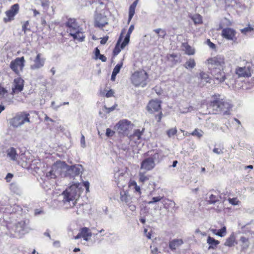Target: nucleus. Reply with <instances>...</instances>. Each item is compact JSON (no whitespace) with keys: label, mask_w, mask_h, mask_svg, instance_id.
I'll return each instance as SVG.
<instances>
[{"label":"nucleus","mask_w":254,"mask_h":254,"mask_svg":"<svg viewBox=\"0 0 254 254\" xmlns=\"http://www.w3.org/2000/svg\"><path fill=\"white\" fill-rule=\"evenodd\" d=\"M192 19L195 24H199L202 22V17L199 14L194 15L192 17Z\"/></svg>","instance_id":"nucleus-35"},{"label":"nucleus","mask_w":254,"mask_h":254,"mask_svg":"<svg viewBox=\"0 0 254 254\" xmlns=\"http://www.w3.org/2000/svg\"><path fill=\"white\" fill-rule=\"evenodd\" d=\"M30 115L29 113L22 112L17 113L9 121L10 125L14 127H18L26 123H30Z\"/></svg>","instance_id":"nucleus-5"},{"label":"nucleus","mask_w":254,"mask_h":254,"mask_svg":"<svg viewBox=\"0 0 254 254\" xmlns=\"http://www.w3.org/2000/svg\"><path fill=\"white\" fill-rule=\"evenodd\" d=\"M183 244V241L181 239H174L169 243V248L172 250H175Z\"/></svg>","instance_id":"nucleus-26"},{"label":"nucleus","mask_w":254,"mask_h":254,"mask_svg":"<svg viewBox=\"0 0 254 254\" xmlns=\"http://www.w3.org/2000/svg\"><path fill=\"white\" fill-rule=\"evenodd\" d=\"M219 200L216 195L213 194H211L209 197V199L208 202L209 204H214L217 201H218Z\"/></svg>","instance_id":"nucleus-39"},{"label":"nucleus","mask_w":254,"mask_h":254,"mask_svg":"<svg viewBox=\"0 0 254 254\" xmlns=\"http://www.w3.org/2000/svg\"><path fill=\"white\" fill-rule=\"evenodd\" d=\"M202 131L201 130H198L195 129L191 133L192 135H195L199 137H200L202 136Z\"/></svg>","instance_id":"nucleus-51"},{"label":"nucleus","mask_w":254,"mask_h":254,"mask_svg":"<svg viewBox=\"0 0 254 254\" xmlns=\"http://www.w3.org/2000/svg\"><path fill=\"white\" fill-rule=\"evenodd\" d=\"M228 201L230 204L233 205H238L240 203V201L237 198H229Z\"/></svg>","instance_id":"nucleus-47"},{"label":"nucleus","mask_w":254,"mask_h":254,"mask_svg":"<svg viewBox=\"0 0 254 254\" xmlns=\"http://www.w3.org/2000/svg\"><path fill=\"white\" fill-rule=\"evenodd\" d=\"M82 166L81 165L68 166L66 164L64 177L75 179V177L79 176L82 173Z\"/></svg>","instance_id":"nucleus-10"},{"label":"nucleus","mask_w":254,"mask_h":254,"mask_svg":"<svg viewBox=\"0 0 254 254\" xmlns=\"http://www.w3.org/2000/svg\"><path fill=\"white\" fill-rule=\"evenodd\" d=\"M183 46L185 48V51L187 54L189 55H192L194 54V50L187 43L183 44Z\"/></svg>","instance_id":"nucleus-34"},{"label":"nucleus","mask_w":254,"mask_h":254,"mask_svg":"<svg viewBox=\"0 0 254 254\" xmlns=\"http://www.w3.org/2000/svg\"><path fill=\"white\" fill-rule=\"evenodd\" d=\"M207 243L209 245L208 247L209 250H215L218 245L219 244L220 242L210 236H208L207 239Z\"/></svg>","instance_id":"nucleus-24"},{"label":"nucleus","mask_w":254,"mask_h":254,"mask_svg":"<svg viewBox=\"0 0 254 254\" xmlns=\"http://www.w3.org/2000/svg\"><path fill=\"white\" fill-rule=\"evenodd\" d=\"M100 52L99 49L98 48H96L95 49V59H98V57L100 55Z\"/></svg>","instance_id":"nucleus-58"},{"label":"nucleus","mask_w":254,"mask_h":254,"mask_svg":"<svg viewBox=\"0 0 254 254\" xmlns=\"http://www.w3.org/2000/svg\"><path fill=\"white\" fill-rule=\"evenodd\" d=\"M133 124L126 119L120 120L115 126L119 134L128 135L129 131L132 128Z\"/></svg>","instance_id":"nucleus-8"},{"label":"nucleus","mask_w":254,"mask_h":254,"mask_svg":"<svg viewBox=\"0 0 254 254\" xmlns=\"http://www.w3.org/2000/svg\"><path fill=\"white\" fill-rule=\"evenodd\" d=\"M161 102L158 100H152L148 103L147 108L149 112H157L160 109Z\"/></svg>","instance_id":"nucleus-18"},{"label":"nucleus","mask_w":254,"mask_h":254,"mask_svg":"<svg viewBox=\"0 0 254 254\" xmlns=\"http://www.w3.org/2000/svg\"><path fill=\"white\" fill-rule=\"evenodd\" d=\"M240 241L242 243V249L243 250H246L249 247L250 243L248 238L245 237H241Z\"/></svg>","instance_id":"nucleus-31"},{"label":"nucleus","mask_w":254,"mask_h":254,"mask_svg":"<svg viewBox=\"0 0 254 254\" xmlns=\"http://www.w3.org/2000/svg\"><path fill=\"white\" fill-rule=\"evenodd\" d=\"M120 148L124 151H127L128 150V146L127 145L122 144L120 145Z\"/></svg>","instance_id":"nucleus-64"},{"label":"nucleus","mask_w":254,"mask_h":254,"mask_svg":"<svg viewBox=\"0 0 254 254\" xmlns=\"http://www.w3.org/2000/svg\"><path fill=\"white\" fill-rule=\"evenodd\" d=\"M210 78L208 74L204 72H201L198 76V85L203 86L206 83L210 82Z\"/></svg>","instance_id":"nucleus-20"},{"label":"nucleus","mask_w":254,"mask_h":254,"mask_svg":"<svg viewBox=\"0 0 254 254\" xmlns=\"http://www.w3.org/2000/svg\"><path fill=\"white\" fill-rule=\"evenodd\" d=\"M139 181L142 183H144L149 180V177L146 176L144 173L140 172L139 173Z\"/></svg>","instance_id":"nucleus-38"},{"label":"nucleus","mask_w":254,"mask_h":254,"mask_svg":"<svg viewBox=\"0 0 254 254\" xmlns=\"http://www.w3.org/2000/svg\"><path fill=\"white\" fill-rule=\"evenodd\" d=\"M123 64L122 62H121L120 64H118L113 69V72L118 74L120 72Z\"/></svg>","instance_id":"nucleus-45"},{"label":"nucleus","mask_w":254,"mask_h":254,"mask_svg":"<svg viewBox=\"0 0 254 254\" xmlns=\"http://www.w3.org/2000/svg\"><path fill=\"white\" fill-rule=\"evenodd\" d=\"M13 175L11 173H8L5 177V180L7 182H9L13 177Z\"/></svg>","instance_id":"nucleus-61"},{"label":"nucleus","mask_w":254,"mask_h":254,"mask_svg":"<svg viewBox=\"0 0 254 254\" xmlns=\"http://www.w3.org/2000/svg\"><path fill=\"white\" fill-rule=\"evenodd\" d=\"M10 189L13 191L14 192H16L18 190V188L16 183H11L10 185Z\"/></svg>","instance_id":"nucleus-53"},{"label":"nucleus","mask_w":254,"mask_h":254,"mask_svg":"<svg viewBox=\"0 0 254 254\" xmlns=\"http://www.w3.org/2000/svg\"><path fill=\"white\" fill-rule=\"evenodd\" d=\"M7 93V90L3 87L0 86V95L4 96Z\"/></svg>","instance_id":"nucleus-56"},{"label":"nucleus","mask_w":254,"mask_h":254,"mask_svg":"<svg viewBox=\"0 0 254 254\" xmlns=\"http://www.w3.org/2000/svg\"><path fill=\"white\" fill-rule=\"evenodd\" d=\"M177 130L176 128H172L167 131V134L169 137L174 136L176 134Z\"/></svg>","instance_id":"nucleus-43"},{"label":"nucleus","mask_w":254,"mask_h":254,"mask_svg":"<svg viewBox=\"0 0 254 254\" xmlns=\"http://www.w3.org/2000/svg\"><path fill=\"white\" fill-rule=\"evenodd\" d=\"M36 1H37V3H38V1L41 2V5L43 6V7L44 8V9L47 10V9L48 8V7H49V2L47 0H36Z\"/></svg>","instance_id":"nucleus-44"},{"label":"nucleus","mask_w":254,"mask_h":254,"mask_svg":"<svg viewBox=\"0 0 254 254\" xmlns=\"http://www.w3.org/2000/svg\"><path fill=\"white\" fill-rule=\"evenodd\" d=\"M24 82L23 79L20 77L15 78L13 81V86L12 87L11 94L13 95L22 91L24 87Z\"/></svg>","instance_id":"nucleus-15"},{"label":"nucleus","mask_w":254,"mask_h":254,"mask_svg":"<svg viewBox=\"0 0 254 254\" xmlns=\"http://www.w3.org/2000/svg\"><path fill=\"white\" fill-rule=\"evenodd\" d=\"M153 31L158 34V38H164L167 34L166 31L161 28H157L154 29Z\"/></svg>","instance_id":"nucleus-32"},{"label":"nucleus","mask_w":254,"mask_h":254,"mask_svg":"<svg viewBox=\"0 0 254 254\" xmlns=\"http://www.w3.org/2000/svg\"><path fill=\"white\" fill-rule=\"evenodd\" d=\"M236 31L231 28H224L222 31V36L228 40H233L235 38Z\"/></svg>","instance_id":"nucleus-16"},{"label":"nucleus","mask_w":254,"mask_h":254,"mask_svg":"<svg viewBox=\"0 0 254 254\" xmlns=\"http://www.w3.org/2000/svg\"><path fill=\"white\" fill-rule=\"evenodd\" d=\"M213 152L217 154H221L223 153L222 150L217 148H214L213 150Z\"/></svg>","instance_id":"nucleus-59"},{"label":"nucleus","mask_w":254,"mask_h":254,"mask_svg":"<svg viewBox=\"0 0 254 254\" xmlns=\"http://www.w3.org/2000/svg\"><path fill=\"white\" fill-rule=\"evenodd\" d=\"M19 9V6L17 3L12 5L10 8L5 12L6 17L3 18L4 22L6 23L13 20L14 16L18 12Z\"/></svg>","instance_id":"nucleus-13"},{"label":"nucleus","mask_w":254,"mask_h":254,"mask_svg":"<svg viewBox=\"0 0 254 254\" xmlns=\"http://www.w3.org/2000/svg\"><path fill=\"white\" fill-rule=\"evenodd\" d=\"M7 156L13 161L16 160L17 154L15 148L11 147L7 150Z\"/></svg>","instance_id":"nucleus-29"},{"label":"nucleus","mask_w":254,"mask_h":254,"mask_svg":"<svg viewBox=\"0 0 254 254\" xmlns=\"http://www.w3.org/2000/svg\"><path fill=\"white\" fill-rule=\"evenodd\" d=\"M226 234V227L225 226H223L220 229L218 230L217 233V236H218L221 237H224Z\"/></svg>","instance_id":"nucleus-40"},{"label":"nucleus","mask_w":254,"mask_h":254,"mask_svg":"<svg viewBox=\"0 0 254 254\" xmlns=\"http://www.w3.org/2000/svg\"><path fill=\"white\" fill-rule=\"evenodd\" d=\"M148 75L144 70L134 72L131 75V80L132 84L135 86L144 87L146 85V79Z\"/></svg>","instance_id":"nucleus-6"},{"label":"nucleus","mask_w":254,"mask_h":254,"mask_svg":"<svg viewBox=\"0 0 254 254\" xmlns=\"http://www.w3.org/2000/svg\"><path fill=\"white\" fill-rule=\"evenodd\" d=\"M164 208L168 209L169 207H173L176 204L174 201L169 199H164L162 201Z\"/></svg>","instance_id":"nucleus-30"},{"label":"nucleus","mask_w":254,"mask_h":254,"mask_svg":"<svg viewBox=\"0 0 254 254\" xmlns=\"http://www.w3.org/2000/svg\"><path fill=\"white\" fill-rule=\"evenodd\" d=\"M135 7L130 5L129 8L128 22H130V21L132 19L133 16L134 15V14L135 13Z\"/></svg>","instance_id":"nucleus-37"},{"label":"nucleus","mask_w":254,"mask_h":254,"mask_svg":"<svg viewBox=\"0 0 254 254\" xmlns=\"http://www.w3.org/2000/svg\"><path fill=\"white\" fill-rule=\"evenodd\" d=\"M41 166V163L40 161L37 160H33L31 162H30L27 166H25V167L28 169L35 170V171L37 172V170L39 169Z\"/></svg>","instance_id":"nucleus-25"},{"label":"nucleus","mask_w":254,"mask_h":254,"mask_svg":"<svg viewBox=\"0 0 254 254\" xmlns=\"http://www.w3.org/2000/svg\"><path fill=\"white\" fill-rule=\"evenodd\" d=\"M162 199H163V197L160 196H157V197H153L152 198L151 200H150L149 202H148V204H153L154 203L159 202V201H160Z\"/></svg>","instance_id":"nucleus-42"},{"label":"nucleus","mask_w":254,"mask_h":254,"mask_svg":"<svg viewBox=\"0 0 254 254\" xmlns=\"http://www.w3.org/2000/svg\"><path fill=\"white\" fill-rule=\"evenodd\" d=\"M115 133V131L111 130L110 128H108L106 129V135L108 137L112 136Z\"/></svg>","instance_id":"nucleus-54"},{"label":"nucleus","mask_w":254,"mask_h":254,"mask_svg":"<svg viewBox=\"0 0 254 254\" xmlns=\"http://www.w3.org/2000/svg\"><path fill=\"white\" fill-rule=\"evenodd\" d=\"M25 63L24 57L16 58L10 62L9 67L15 74L20 76L21 73L23 72Z\"/></svg>","instance_id":"nucleus-9"},{"label":"nucleus","mask_w":254,"mask_h":254,"mask_svg":"<svg viewBox=\"0 0 254 254\" xmlns=\"http://www.w3.org/2000/svg\"><path fill=\"white\" fill-rule=\"evenodd\" d=\"M236 73L239 77H249L251 76V73L248 67H238L236 69Z\"/></svg>","instance_id":"nucleus-19"},{"label":"nucleus","mask_w":254,"mask_h":254,"mask_svg":"<svg viewBox=\"0 0 254 254\" xmlns=\"http://www.w3.org/2000/svg\"><path fill=\"white\" fill-rule=\"evenodd\" d=\"M46 177L50 179H55L57 177L54 172H52V168H51V169L49 172L47 173Z\"/></svg>","instance_id":"nucleus-49"},{"label":"nucleus","mask_w":254,"mask_h":254,"mask_svg":"<svg viewBox=\"0 0 254 254\" xmlns=\"http://www.w3.org/2000/svg\"><path fill=\"white\" fill-rule=\"evenodd\" d=\"M206 63L208 69L215 79L219 82H223L225 79V75L223 71L225 63L224 57L217 56L208 59Z\"/></svg>","instance_id":"nucleus-1"},{"label":"nucleus","mask_w":254,"mask_h":254,"mask_svg":"<svg viewBox=\"0 0 254 254\" xmlns=\"http://www.w3.org/2000/svg\"><path fill=\"white\" fill-rule=\"evenodd\" d=\"M82 236H92V233L89 228L83 227L80 230Z\"/></svg>","instance_id":"nucleus-41"},{"label":"nucleus","mask_w":254,"mask_h":254,"mask_svg":"<svg viewBox=\"0 0 254 254\" xmlns=\"http://www.w3.org/2000/svg\"><path fill=\"white\" fill-rule=\"evenodd\" d=\"M254 30V28L251 27L250 25L241 30L242 33L246 34L247 32H251Z\"/></svg>","instance_id":"nucleus-52"},{"label":"nucleus","mask_w":254,"mask_h":254,"mask_svg":"<svg viewBox=\"0 0 254 254\" xmlns=\"http://www.w3.org/2000/svg\"><path fill=\"white\" fill-rule=\"evenodd\" d=\"M81 186L79 183H74L63 192L62 201L65 208L72 207L75 205L77 199L80 194Z\"/></svg>","instance_id":"nucleus-2"},{"label":"nucleus","mask_w":254,"mask_h":254,"mask_svg":"<svg viewBox=\"0 0 254 254\" xmlns=\"http://www.w3.org/2000/svg\"><path fill=\"white\" fill-rule=\"evenodd\" d=\"M134 27L133 25H131L128 30L127 33L125 38L124 41L121 44V48L124 49L129 43L130 34L134 30Z\"/></svg>","instance_id":"nucleus-22"},{"label":"nucleus","mask_w":254,"mask_h":254,"mask_svg":"<svg viewBox=\"0 0 254 254\" xmlns=\"http://www.w3.org/2000/svg\"><path fill=\"white\" fill-rule=\"evenodd\" d=\"M66 167V164L65 162L57 161L52 166V172H54L57 177L59 175L62 177H64Z\"/></svg>","instance_id":"nucleus-12"},{"label":"nucleus","mask_w":254,"mask_h":254,"mask_svg":"<svg viewBox=\"0 0 254 254\" xmlns=\"http://www.w3.org/2000/svg\"><path fill=\"white\" fill-rule=\"evenodd\" d=\"M120 198L122 201L125 202L127 205H129L130 203L131 197L126 191H121L120 192Z\"/></svg>","instance_id":"nucleus-27"},{"label":"nucleus","mask_w":254,"mask_h":254,"mask_svg":"<svg viewBox=\"0 0 254 254\" xmlns=\"http://www.w3.org/2000/svg\"><path fill=\"white\" fill-rule=\"evenodd\" d=\"M150 249H151V253L152 254H156V253L158 251V249L157 247H156L155 246H150Z\"/></svg>","instance_id":"nucleus-57"},{"label":"nucleus","mask_w":254,"mask_h":254,"mask_svg":"<svg viewBox=\"0 0 254 254\" xmlns=\"http://www.w3.org/2000/svg\"><path fill=\"white\" fill-rule=\"evenodd\" d=\"M95 26L101 28L108 24V19L106 16L101 14H97L95 16Z\"/></svg>","instance_id":"nucleus-17"},{"label":"nucleus","mask_w":254,"mask_h":254,"mask_svg":"<svg viewBox=\"0 0 254 254\" xmlns=\"http://www.w3.org/2000/svg\"><path fill=\"white\" fill-rule=\"evenodd\" d=\"M83 185L85 188L86 191H89V186H90L89 183L87 181L84 182L83 183Z\"/></svg>","instance_id":"nucleus-62"},{"label":"nucleus","mask_w":254,"mask_h":254,"mask_svg":"<svg viewBox=\"0 0 254 254\" xmlns=\"http://www.w3.org/2000/svg\"><path fill=\"white\" fill-rule=\"evenodd\" d=\"M29 228L25 221H22L17 223L15 226V232L17 234L18 237H21L23 235L29 232Z\"/></svg>","instance_id":"nucleus-14"},{"label":"nucleus","mask_w":254,"mask_h":254,"mask_svg":"<svg viewBox=\"0 0 254 254\" xmlns=\"http://www.w3.org/2000/svg\"><path fill=\"white\" fill-rule=\"evenodd\" d=\"M80 144L82 147L85 148L86 147L85 137L82 134H81Z\"/></svg>","instance_id":"nucleus-55"},{"label":"nucleus","mask_w":254,"mask_h":254,"mask_svg":"<svg viewBox=\"0 0 254 254\" xmlns=\"http://www.w3.org/2000/svg\"><path fill=\"white\" fill-rule=\"evenodd\" d=\"M29 24V21H25L23 23V24L22 25V31L24 33H26L27 30H30V29L29 28H28Z\"/></svg>","instance_id":"nucleus-50"},{"label":"nucleus","mask_w":254,"mask_h":254,"mask_svg":"<svg viewBox=\"0 0 254 254\" xmlns=\"http://www.w3.org/2000/svg\"><path fill=\"white\" fill-rule=\"evenodd\" d=\"M33 63L30 65V68L31 70H36L42 68L46 61V59L44 58L41 53H38L36 56L33 59H31Z\"/></svg>","instance_id":"nucleus-11"},{"label":"nucleus","mask_w":254,"mask_h":254,"mask_svg":"<svg viewBox=\"0 0 254 254\" xmlns=\"http://www.w3.org/2000/svg\"><path fill=\"white\" fill-rule=\"evenodd\" d=\"M143 129L142 130V131H140L139 129L135 130L132 135V137L136 138L137 140H139L143 134Z\"/></svg>","instance_id":"nucleus-36"},{"label":"nucleus","mask_w":254,"mask_h":254,"mask_svg":"<svg viewBox=\"0 0 254 254\" xmlns=\"http://www.w3.org/2000/svg\"><path fill=\"white\" fill-rule=\"evenodd\" d=\"M166 58L168 61L171 63L172 66L181 62L180 56L175 54H168L167 55Z\"/></svg>","instance_id":"nucleus-21"},{"label":"nucleus","mask_w":254,"mask_h":254,"mask_svg":"<svg viewBox=\"0 0 254 254\" xmlns=\"http://www.w3.org/2000/svg\"><path fill=\"white\" fill-rule=\"evenodd\" d=\"M83 205L82 204H80L78 205V207H77V210L76 211V213L77 215H81L84 213L83 211Z\"/></svg>","instance_id":"nucleus-48"},{"label":"nucleus","mask_w":254,"mask_h":254,"mask_svg":"<svg viewBox=\"0 0 254 254\" xmlns=\"http://www.w3.org/2000/svg\"><path fill=\"white\" fill-rule=\"evenodd\" d=\"M196 65V63L193 59L190 58L184 64V66L188 69H191Z\"/></svg>","instance_id":"nucleus-28"},{"label":"nucleus","mask_w":254,"mask_h":254,"mask_svg":"<svg viewBox=\"0 0 254 254\" xmlns=\"http://www.w3.org/2000/svg\"><path fill=\"white\" fill-rule=\"evenodd\" d=\"M66 26L68 28L67 30L69 35L74 40L79 42L84 41L85 36L83 32V29L80 27L74 18H69L65 23Z\"/></svg>","instance_id":"nucleus-3"},{"label":"nucleus","mask_w":254,"mask_h":254,"mask_svg":"<svg viewBox=\"0 0 254 254\" xmlns=\"http://www.w3.org/2000/svg\"><path fill=\"white\" fill-rule=\"evenodd\" d=\"M125 29H124L122 30V32H121V35L118 40V42L116 45V46L113 50V54L114 56H117L118 55L120 52H121V49H122L121 48V46L119 47V45L120 44V43L121 42L122 40V38H123V34L125 33Z\"/></svg>","instance_id":"nucleus-23"},{"label":"nucleus","mask_w":254,"mask_h":254,"mask_svg":"<svg viewBox=\"0 0 254 254\" xmlns=\"http://www.w3.org/2000/svg\"><path fill=\"white\" fill-rule=\"evenodd\" d=\"M117 106V105H114V106H113L112 107H111L110 108H107V107H105V109L107 110V112L108 113H109L111 112L114 111Z\"/></svg>","instance_id":"nucleus-63"},{"label":"nucleus","mask_w":254,"mask_h":254,"mask_svg":"<svg viewBox=\"0 0 254 254\" xmlns=\"http://www.w3.org/2000/svg\"><path fill=\"white\" fill-rule=\"evenodd\" d=\"M114 93V91L111 89L107 92L105 95V96L107 98L111 97L113 96Z\"/></svg>","instance_id":"nucleus-60"},{"label":"nucleus","mask_w":254,"mask_h":254,"mask_svg":"<svg viewBox=\"0 0 254 254\" xmlns=\"http://www.w3.org/2000/svg\"><path fill=\"white\" fill-rule=\"evenodd\" d=\"M235 238L234 235H231L227 239L224 244L225 246L228 247H232L234 245Z\"/></svg>","instance_id":"nucleus-33"},{"label":"nucleus","mask_w":254,"mask_h":254,"mask_svg":"<svg viewBox=\"0 0 254 254\" xmlns=\"http://www.w3.org/2000/svg\"><path fill=\"white\" fill-rule=\"evenodd\" d=\"M160 160V155L158 153H155L142 161L140 169L146 171L151 170L155 167V162H159Z\"/></svg>","instance_id":"nucleus-7"},{"label":"nucleus","mask_w":254,"mask_h":254,"mask_svg":"<svg viewBox=\"0 0 254 254\" xmlns=\"http://www.w3.org/2000/svg\"><path fill=\"white\" fill-rule=\"evenodd\" d=\"M130 186L131 187H133L135 191L140 194L141 192L140 187L137 185L135 181L131 182Z\"/></svg>","instance_id":"nucleus-46"},{"label":"nucleus","mask_w":254,"mask_h":254,"mask_svg":"<svg viewBox=\"0 0 254 254\" xmlns=\"http://www.w3.org/2000/svg\"><path fill=\"white\" fill-rule=\"evenodd\" d=\"M210 106L213 110L216 112H223L224 114L228 113L231 108V103L224 99L217 98L211 101Z\"/></svg>","instance_id":"nucleus-4"}]
</instances>
